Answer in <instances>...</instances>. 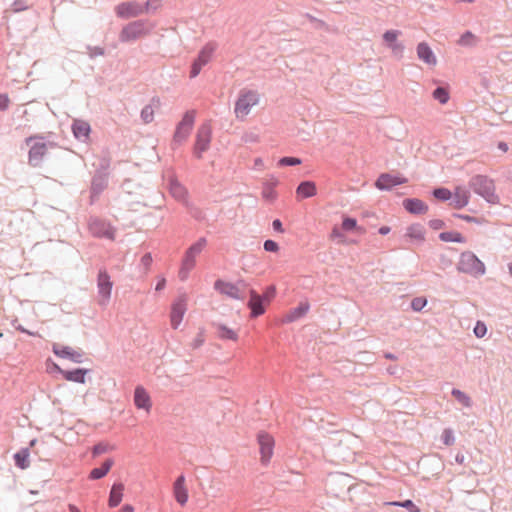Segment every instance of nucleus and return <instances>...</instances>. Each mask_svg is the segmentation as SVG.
Returning <instances> with one entry per match:
<instances>
[{"mask_svg":"<svg viewBox=\"0 0 512 512\" xmlns=\"http://www.w3.org/2000/svg\"><path fill=\"white\" fill-rule=\"evenodd\" d=\"M115 13L120 18H132L144 13V7L137 2H123L115 7Z\"/></svg>","mask_w":512,"mask_h":512,"instance_id":"2eb2a0df","label":"nucleus"},{"mask_svg":"<svg viewBox=\"0 0 512 512\" xmlns=\"http://www.w3.org/2000/svg\"><path fill=\"white\" fill-rule=\"evenodd\" d=\"M258 103L259 95L257 92L251 90L242 91L235 103L234 112L236 118L244 120Z\"/></svg>","mask_w":512,"mask_h":512,"instance_id":"7ed1b4c3","label":"nucleus"},{"mask_svg":"<svg viewBox=\"0 0 512 512\" xmlns=\"http://www.w3.org/2000/svg\"><path fill=\"white\" fill-rule=\"evenodd\" d=\"M278 184V180L273 179L267 183L264 184L263 190H262V197L267 202H274L277 198V192L275 190V187Z\"/></svg>","mask_w":512,"mask_h":512,"instance_id":"2f4dec72","label":"nucleus"},{"mask_svg":"<svg viewBox=\"0 0 512 512\" xmlns=\"http://www.w3.org/2000/svg\"><path fill=\"white\" fill-rule=\"evenodd\" d=\"M460 272L479 277L485 274L486 268L484 263L472 252L465 251L461 253L457 264Z\"/></svg>","mask_w":512,"mask_h":512,"instance_id":"f257e3e1","label":"nucleus"},{"mask_svg":"<svg viewBox=\"0 0 512 512\" xmlns=\"http://www.w3.org/2000/svg\"><path fill=\"white\" fill-rule=\"evenodd\" d=\"M400 32L399 31H396V30H389V31H386L383 35V39L384 41L387 43L388 46H390L391 44H394L396 43L397 39H398V36H399Z\"/></svg>","mask_w":512,"mask_h":512,"instance_id":"37998d69","label":"nucleus"},{"mask_svg":"<svg viewBox=\"0 0 512 512\" xmlns=\"http://www.w3.org/2000/svg\"><path fill=\"white\" fill-rule=\"evenodd\" d=\"M99 304L106 305L111 297L113 283L106 271H100L97 279Z\"/></svg>","mask_w":512,"mask_h":512,"instance_id":"6e6552de","label":"nucleus"},{"mask_svg":"<svg viewBox=\"0 0 512 512\" xmlns=\"http://www.w3.org/2000/svg\"><path fill=\"white\" fill-rule=\"evenodd\" d=\"M417 56L420 60H422L428 65L435 66L437 63L436 56L434 55L429 45L425 42H421L418 44Z\"/></svg>","mask_w":512,"mask_h":512,"instance_id":"412c9836","label":"nucleus"},{"mask_svg":"<svg viewBox=\"0 0 512 512\" xmlns=\"http://www.w3.org/2000/svg\"><path fill=\"white\" fill-rule=\"evenodd\" d=\"M263 297L257 294L255 291L250 292V300L248 306L251 309V316L258 317L265 313V307L263 305Z\"/></svg>","mask_w":512,"mask_h":512,"instance_id":"4be33fe9","label":"nucleus"},{"mask_svg":"<svg viewBox=\"0 0 512 512\" xmlns=\"http://www.w3.org/2000/svg\"><path fill=\"white\" fill-rule=\"evenodd\" d=\"M211 127L202 125L197 132L194 153L197 158H201L202 154L208 150L211 141Z\"/></svg>","mask_w":512,"mask_h":512,"instance_id":"9d476101","label":"nucleus"},{"mask_svg":"<svg viewBox=\"0 0 512 512\" xmlns=\"http://www.w3.org/2000/svg\"><path fill=\"white\" fill-rule=\"evenodd\" d=\"M74 136L79 140H87L90 134V125L83 120H75L72 125Z\"/></svg>","mask_w":512,"mask_h":512,"instance_id":"c85d7f7f","label":"nucleus"},{"mask_svg":"<svg viewBox=\"0 0 512 512\" xmlns=\"http://www.w3.org/2000/svg\"><path fill=\"white\" fill-rule=\"evenodd\" d=\"M387 505L400 506L406 508L409 512H420V509L411 500H405L403 502H388Z\"/></svg>","mask_w":512,"mask_h":512,"instance_id":"58836bf2","label":"nucleus"},{"mask_svg":"<svg viewBox=\"0 0 512 512\" xmlns=\"http://www.w3.org/2000/svg\"><path fill=\"white\" fill-rule=\"evenodd\" d=\"M151 27L144 21H133L125 25L119 34V40L123 43L136 41L149 34Z\"/></svg>","mask_w":512,"mask_h":512,"instance_id":"20e7f679","label":"nucleus"},{"mask_svg":"<svg viewBox=\"0 0 512 512\" xmlns=\"http://www.w3.org/2000/svg\"><path fill=\"white\" fill-rule=\"evenodd\" d=\"M16 329L22 333H27L28 335L35 336L36 333L26 330L22 325L15 326Z\"/></svg>","mask_w":512,"mask_h":512,"instance_id":"680f3d73","label":"nucleus"},{"mask_svg":"<svg viewBox=\"0 0 512 512\" xmlns=\"http://www.w3.org/2000/svg\"><path fill=\"white\" fill-rule=\"evenodd\" d=\"M172 492L175 501L180 506H185L189 499L188 488L186 485V478L183 474L179 475L173 482Z\"/></svg>","mask_w":512,"mask_h":512,"instance_id":"ddd939ff","label":"nucleus"},{"mask_svg":"<svg viewBox=\"0 0 512 512\" xmlns=\"http://www.w3.org/2000/svg\"><path fill=\"white\" fill-rule=\"evenodd\" d=\"M119 512H134V507L130 504L122 506Z\"/></svg>","mask_w":512,"mask_h":512,"instance_id":"e2e57ef3","label":"nucleus"},{"mask_svg":"<svg viewBox=\"0 0 512 512\" xmlns=\"http://www.w3.org/2000/svg\"><path fill=\"white\" fill-rule=\"evenodd\" d=\"M187 311V298L181 296L177 298L171 305L170 324L173 329H177Z\"/></svg>","mask_w":512,"mask_h":512,"instance_id":"1a4fd4ad","label":"nucleus"},{"mask_svg":"<svg viewBox=\"0 0 512 512\" xmlns=\"http://www.w3.org/2000/svg\"><path fill=\"white\" fill-rule=\"evenodd\" d=\"M470 193L462 186H457L452 192L450 205L455 209H461L469 203Z\"/></svg>","mask_w":512,"mask_h":512,"instance_id":"a211bd4d","label":"nucleus"},{"mask_svg":"<svg viewBox=\"0 0 512 512\" xmlns=\"http://www.w3.org/2000/svg\"><path fill=\"white\" fill-rule=\"evenodd\" d=\"M168 189L170 194L180 202L186 201L187 190L186 188L173 176L168 177Z\"/></svg>","mask_w":512,"mask_h":512,"instance_id":"aec40b11","label":"nucleus"},{"mask_svg":"<svg viewBox=\"0 0 512 512\" xmlns=\"http://www.w3.org/2000/svg\"><path fill=\"white\" fill-rule=\"evenodd\" d=\"M89 232L98 238H106L108 240L115 239L116 229L106 220L92 217L88 222Z\"/></svg>","mask_w":512,"mask_h":512,"instance_id":"423d86ee","label":"nucleus"},{"mask_svg":"<svg viewBox=\"0 0 512 512\" xmlns=\"http://www.w3.org/2000/svg\"><path fill=\"white\" fill-rule=\"evenodd\" d=\"M10 99L7 94H0V110L4 111L8 108Z\"/></svg>","mask_w":512,"mask_h":512,"instance_id":"5fc2aeb1","label":"nucleus"},{"mask_svg":"<svg viewBox=\"0 0 512 512\" xmlns=\"http://www.w3.org/2000/svg\"><path fill=\"white\" fill-rule=\"evenodd\" d=\"M430 227L438 230L444 227V222L442 220H433L430 222Z\"/></svg>","mask_w":512,"mask_h":512,"instance_id":"4d7b16f0","label":"nucleus"},{"mask_svg":"<svg viewBox=\"0 0 512 512\" xmlns=\"http://www.w3.org/2000/svg\"><path fill=\"white\" fill-rule=\"evenodd\" d=\"M165 285H166V280H165V278H161V279L158 281L157 285H156V290H157V291H160V290L164 289Z\"/></svg>","mask_w":512,"mask_h":512,"instance_id":"052dcab7","label":"nucleus"},{"mask_svg":"<svg viewBox=\"0 0 512 512\" xmlns=\"http://www.w3.org/2000/svg\"><path fill=\"white\" fill-rule=\"evenodd\" d=\"M88 370L86 369H76L73 371H65L60 370V373L64 376L67 381L77 382V383H85V376Z\"/></svg>","mask_w":512,"mask_h":512,"instance_id":"7c9ffc66","label":"nucleus"},{"mask_svg":"<svg viewBox=\"0 0 512 512\" xmlns=\"http://www.w3.org/2000/svg\"><path fill=\"white\" fill-rule=\"evenodd\" d=\"M272 225H273V228H274L276 231H278V232H280V233H283V231H284V230H283L282 223H281V221H280V220H278V219L274 220V221H273V223H272Z\"/></svg>","mask_w":512,"mask_h":512,"instance_id":"bf43d9fd","label":"nucleus"},{"mask_svg":"<svg viewBox=\"0 0 512 512\" xmlns=\"http://www.w3.org/2000/svg\"><path fill=\"white\" fill-rule=\"evenodd\" d=\"M141 117L144 120L145 123H149L153 120L154 117V110L151 106H146L142 112Z\"/></svg>","mask_w":512,"mask_h":512,"instance_id":"de8ad7c7","label":"nucleus"},{"mask_svg":"<svg viewBox=\"0 0 512 512\" xmlns=\"http://www.w3.org/2000/svg\"><path fill=\"white\" fill-rule=\"evenodd\" d=\"M390 232V228L388 226H382L380 229H379V233L381 235H386Z\"/></svg>","mask_w":512,"mask_h":512,"instance_id":"774afa93","label":"nucleus"},{"mask_svg":"<svg viewBox=\"0 0 512 512\" xmlns=\"http://www.w3.org/2000/svg\"><path fill=\"white\" fill-rule=\"evenodd\" d=\"M404 208L413 214H424L427 212V205L419 199H405L403 201Z\"/></svg>","mask_w":512,"mask_h":512,"instance_id":"cd10ccee","label":"nucleus"},{"mask_svg":"<svg viewBox=\"0 0 512 512\" xmlns=\"http://www.w3.org/2000/svg\"><path fill=\"white\" fill-rule=\"evenodd\" d=\"M124 484L123 483H114L113 486L111 487V490H110V494H109V499H108V505L109 507L111 508H114V507H117L122 499H123V495H124Z\"/></svg>","mask_w":512,"mask_h":512,"instance_id":"5701e85b","label":"nucleus"},{"mask_svg":"<svg viewBox=\"0 0 512 512\" xmlns=\"http://www.w3.org/2000/svg\"><path fill=\"white\" fill-rule=\"evenodd\" d=\"M214 327L216 329V334H217L218 338H220L222 340H231V341L238 340L237 330H234L222 323H216V324H214Z\"/></svg>","mask_w":512,"mask_h":512,"instance_id":"393cba45","label":"nucleus"},{"mask_svg":"<svg viewBox=\"0 0 512 512\" xmlns=\"http://www.w3.org/2000/svg\"><path fill=\"white\" fill-rule=\"evenodd\" d=\"M134 405L137 409L149 414L152 409V400L148 391L141 385L135 387L133 396Z\"/></svg>","mask_w":512,"mask_h":512,"instance_id":"4468645a","label":"nucleus"},{"mask_svg":"<svg viewBox=\"0 0 512 512\" xmlns=\"http://www.w3.org/2000/svg\"><path fill=\"white\" fill-rule=\"evenodd\" d=\"M469 184L475 193L483 197L489 203H498V196L495 193V185L488 177L477 175L470 180Z\"/></svg>","mask_w":512,"mask_h":512,"instance_id":"f03ea898","label":"nucleus"},{"mask_svg":"<svg viewBox=\"0 0 512 512\" xmlns=\"http://www.w3.org/2000/svg\"><path fill=\"white\" fill-rule=\"evenodd\" d=\"M341 226L344 231H356L360 234L365 233V229L358 226L357 220L351 217H344Z\"/></svg>","mask_w":512,"mask_h":512,"instance_id":"c9c22d12","label":"nucleus"},{"mask_svg":"<svg viewBox=\"0 0 512 512\" xmlns=\"http://www.w3.org/2000/svg\"><path fill=\"white\" fill-rule=\"evenodd\" d=\"M439 238L443 242L464 243L466 241L465 237L457 231L442 232L439 234Z\"/></svg>","mask_w":512,"mask_h":512,"instance_id":"f704fd0d","label":"nucleus"},{"mask_svg":"<svg viewBox=\"0 0 512 512\" xmlns=\"http://www.w3.org/2000/svg\"><path fill=\"white\" fill-rule=\"evenodd\" d=\"M195 121V112L194 111H188L184 114L182 120L177 125L175 134H174V141L177 143H182L185 141L194 125Z\"/></svg>","mask_w":512,"mask_h":512,"instance_id":"0eeeda50","label":"nucleus"},{"mask_svg":"<svg viewBox=\"0 0 512 512\" xmlns=\"http://www.w3.org/2000/svg\"><path fill=\"white\" fill-rule=\"evenodd\" d=\"M427 304L425 297H416L411 302V307L414 311H421Z\"/></svg>","mask_w":512,"mask_h":512,"instance_id":"c03bdc74","label":"nucleus"},{"mask_svg":"<svg viewBox=\"0 0 512 512\" xmlns=\"http://www.w3.org/2000/svg\"><path fill=\"white\" fill-rule=\"evenodd\" d=\"M442 439L445 445H452L454 443V436L450 429H446L443 431Z\"/></svg>","mask_w":512,"mask_h":512,"instance_id":"3c124183","label":"nucleus"},{"mask_svg":"<svg viewBox=\"0 0 512 512\" xmlns=\"http://www.w3.org/2000/svg\"><path fill=\"white\" fill-rule=\"evenodd\" d=\"M434 99L438 100L441 104H445L449 100V93L446 89L439 87L433 92Z\"/></svg>","mask_w":512,"mask_h":512,"instance_id":"ea45409f","label":"nucleus"},{"mask_svg":"<svg viewBox=\"0 0 512 512\" xmlns=\"http://www.w3.org/2000/svg\"><path fill=\"white\" fill-rule=\"evenodd\" d=\"M310 305L307 302L300 303L297 307L291 309L284 316V321L291 323L303 317L309 311Z\"/></svg>","mask_w":512,"mask_h":512,"instance_id":"b1692460","label":"nucleus"},{"mask_svg":"<svg viewBox=\"0 0 512 512\" xmlns=\"http://www.w3.org/2000/svg\"><path fill=\"white\" fill-rule=\"evenodd\" d=\"M389 47L392 49L393 53H395V54H401L403 51V46L398 43L391 44Z\"/></svg>","mask_w":512,"mask_h":512,"instance_id":"13d9d810","label":"nucleus"},{"mask_svg":"<svg viewBox=\"0 0 512 512\" xmlns=\"http://www.w3.org/2000/svg\"><path fill=\"white\" fill-rule=\"evenodd\" d=\"M152 256L150 253H146L141 258V265L144 267L145 271L148 272L150 270L152 264Z\"/></svg>","mask_w":512,"mask_h":512,"instance_id":"8fccbe9b","label":"nucleus"},{"mask_svg":"<svg viewBox=\"0 0 512 512\" xmlns=\"http://www.w3.org/2000/svg\"><path fill=\"white\" fill-rule=\"evenodd\" d=\"M214 287L224 296L232 299H243V291L233 283L218 280L215 282Z\"/></svg>","mask_w":512,"mask_h":512,"instance_id":"f3484780","label":"nucleus"},{"mask_svg":"<svg viewBox=\"0 0 512 512\" xmlns=\"http://www.w3.org/2000/svg\"><path fill=\"white\" fill-rule=\"evenodd\" d=\"M454 216L459 219H462L466 222L475 223V224H479V225L486 222V220L484 218L473 217V216L465 215V214H455Z\"/></svg>","mask_w":512,"mask_h":512,"instance_id":"49530a36","label":"nucleus"},{"mask_svg":"<svg viewBox=\"0 0 512 512\" xmlns=\"http://www.w3.org/2000/svg\"><path fill=\"white\" fill-rule=\"evenodd\" d=\"M30 453L28 449H21L14 455L15 464L20 469H27L30 466Z\"/></svg>","mask_w":512,"mask_h":512,"instance_id":"72a5a7b5","label":"nucleus"},{"mask_svg":"<svg viewBox=\"0 0 512 512\" xmlns=\"http://www.w3.org/2000/svg\"><path fill=\"white\" fill-rule=\"evenodd\" d=\"M405 236L412 242L422 243L425 241V229L420 224L410 225Z\"/></svg>","mask_w":512,"mask_h":512,"instance_id":"a878e982","label":"nucleus"},{"mask_svg":"<svg viewBox=\"0 0 512 512\" xmlns=\"http://www.w3.org/2000/svg\"><path fill=\"white\" fill-rule=\"evenodd\" d=\"M498 148H499L502 152H504V153L508 151V145H507V143L502 142V141L498 143Z\"/></svg>","mask_w":512,"mask_h":512,"instance_id":"69168bd1","label":"nucleus"},{"mask_svg":"<svg viewBox=\"0 0 512 512\" xmlns=\"http://www.w3.org/2000/svg\"><path fill=\"white\" fill-rule=\"evenodd\" d=\"M264 249L268 252H278L279 245L277 242L273 240H266L264 242Z\"/></svg>","mask_w":512,"mask_h":512,"instance_id":"603ef678","label":"nucleus"},{"mask_svg":"<svg viewBox=\"0 0 512 512\" xmlns=\"http://www.w3.org/2000/svg\"><path fill=\"white\" fill-rule=\"evenodd\" d=\"M434 196L442 201L450 200L452 197V192L446 188H438L433 192Z\"/></svg>","mask_w":512,"mask_h":512,"instance_id":"79ce46f5","label":"nucleus"},{"mask_svg":"<svg viewBox=\"0 0 512 512\" xmlns=\"http://www.w3.org/2000/svg\"><path fill=\"white\" fill-rule=\"evenodd\" d=\"M160 6V0H148L144 7V13L150 9H157Z\"/></svg>","mask_w":512,"mask_h":512,"instance_id":"864d4df0","label":"nucleus"},{"mask_svg":"<svg viewBox=\"0 0 512 512\" xmlns=\"http://www.w3.org/2000/svg\"><path fill=\"white\" fill-rule=\"evenodd\" d=\"M452 395L465 407H470L471 406V399L468 395H466L464 392L458 390V389H453L452 390Z\"/></svg>","mask_w":512,"mask_h":512,"instance_id":"4c0bfd02","label":"nucleus"},{"mask_svg":"<svg viewBox=\"0 0 512 512\" xmlns=\"http://www.w3.org/2000/svg\"><path fill=\"white\" fill-rule=\"evenodd\" d=\"M196 259H197L196 256H194L188 250H186V252L183 256L182 262H181L179 272H178V276H179L180 280L185 281L188 278L189 273L196 266Z\"/></svg>","mask_w":512,"mask_h":512,"instance_id":"6ab92c4d","label":"nucleus"},{"mask_svg":"<svg viewBox=\"0 0 512 512\" xmlns=\"http://www.w3.org/2000/svg\"><path fill=\"white\" fill-rule=\"evenodd\" d=\"M486 333H487V327H486L485 323L478 321L474 327V334L476 335V337L482 338L486 335Z\"/></svg>","mask_w":512,"mask_h":512,"instance_id":"09e8293b","label":"nucleus"},{"mask_svg":"<svg viewBox=\"0 0 512 512\" xmlns=\"http://www.w3.org/2000/svg\"><path fill=\"white\" fill-rule=\"evenodd\" d=\"M207 245V240L205 238H199L195 243H193L187 250L198 257L202 251L205 249Z\"/></svg>","mask_w":512,"mask_h":512,"instance_id":"e433bc0d","label":"nucleus"},{"mask_svg":"<svg viewBox=\"0 0 512 512\" xmlns=\"http://www.w3.org/2000/svg\"><path fill=\"white\" fill-rule=\"evenodd\" d=\"M275 288L271 287L264 298L269 302V299L274 296Z\"/></svg>","mask_w":512,"mask_h":512,"instance_id":"0e129e2a","label":"nucleus"},{"mask_svg":"<svg viewBox=\"0 0 512 512\" xmlns=\"http://www.w3.org/2000/svg\"><path fill=\"white\" fill-rule=\"evenodd\" d=\"M112 465L113 461L111 459L106 460L101 467L91 470L89 478L92 480H97L104 477L110 471Z\"/></svg>","mask_w":512,"mask_h":512,"instance_id":"473e14b6","label":"nucleus"},{"mask_svg":"<svg viewBox=\"0 0 512 512\" xmlns=\"http://www.w3.org/2000/svg\"><path fill=\"white\" fill-rule=\"evenodd\" d=\"M475 43V35L470 31L465 32L458 40L461 46H471Z\"/></svg>","mask_w":512,"mask_h":512,"instance_id":"a19ab883","label":"nucleus"},{"mask_svg":"<svg viewBox=\"0 0 512 512\" xmlns=\"http://www.w3.org/2000/svg\"><path fill=\"white\" fill-rule=\"evenodd\" d=\"M301 159L296 157H283L279 160L278 165L279 166H295L300 165Z\"/></svg>","mask_w":512,"mask_h":512,"instance_id":"a18cd8bd","label":"nucleus"},{"mask_svg":"<svg viewBox=\"0 0 512 512\" xmlns=\"http://www.w3.org/2000/svg\"><path fill=\"white\" fill-rule=\"evenodd\" d=\"M257 440L261 455L260 460L263 464H267L273 455L274 438L266 432H260L257 436Z\"/></svg>","mask_w":512,"mask_h":512,"instance_id":"9b49d317","label":"nucleus"},{"mask_svg":"<svg viewBox=\"0 0 512 512\" xmlns=\"http://www.w3.org/2000/svg\"><path fill=\"white\" fill-rule=\"evenodd\" d=\"M53 351L59 357L70 358L77 363L82 361V354L70 347H54Z\"/></svg>","mask_w":512,"mask_h":512,"instance_id":"c756f323","label":"nucleus"},{"mask_svg":"<svg viewBox=\"0 0 512 512\" xmlns=\"http://www.w3.org/2000/svg\"><path fill=\"white\" fill-rule=\"evenodd\" d=\"M214 51H215V45L211 44V43L206 44L201 49L197 59L192 64L191 71H190L191 78L196 77L200 73L202 67L205 66L211 60Z\"/></svg>","mask_w":512,"mask_h":512,"instance_id":"f8f14e48","label":"nucleus"},{"mask_svg":"<svg viewBox=\"0 0 512 512\" xmlns=\"http://www.w3.org/2000/svg\"><path fill=\"white\" fill-rule=\"evenodd\" d=\"M25 9L24 0H16L13 4V11L18 12Z\"/></svg>","mask_w":512,"mask_h":512,"instance_id":"6e6d98bb","label":"nucleus"},{"mask_svg":"<svg viewBox=\"0 0 512 512\" xmlns=\"http://www.w3.org/2000/svg\"><path fill=\"white\" fill-rule=\"evenodd\" d=\"M26 144L30 147L28 158L29 164L32 166H39L48 151V146H52L51 143H45L43 138L40 136H31L27 138Z\"/></svg>","mask_w":512,"mask_h":512,"instance_id":"39448f33","label":"nucleus"},{"mask_svg":"<svg viewBox=\"0 0 512 512\" xmlns=\"http://www.w3.org/2000/svg\"><path fill=\"white\" fill-rule=\"evenodd\" d=\"M407 182V179L402 175H394L390 173L381 174L376 182L375 186L380 190H389L394 186L401 185Z\"/></svg>","mask_w":512,"mask_h":512,"instance_id":"dca6fc26","label":"nucleus"},{"mask_svg":"<svg viewBox=\"0 0 512 512\" xmlns=\"http://www.w3.org/2000/svg\"><path fill=\"white\" fill-rule=\"evenodd\" d=\"M68 512H81L80 509L74 504H68Z\"/></svg>","mask_w":512,"mask_h":512,"instance_id":"338daca9","label":"nucleus"},{"mask_svg":"<svg viewBox=\"0 0 512 512\" xmlns=\"http://www.w3.org/2000/svg\"><path fill=\"white\" fill-rule=\"evenodd\" d=\"M317 193L316 184L312 181H304L296 189L297 197L300 199L310 198Z\"/></svg>","mask_w":512,"mask_h":512,"instance_id":"bb28decb","label":"nucleus"}]
</instances>
